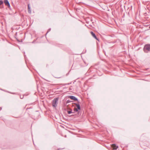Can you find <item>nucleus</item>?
Returning a JSON list of instances; mask_svg holds the SVG:
<instances>
[{"label":"nucleus","mask_w":150,"mask_h":150,"mask_svg":"<svg viewBox=\"0 0 150 150\" xmlns=\"http://www.w3.org/2000/svg\"><path fill=\"white\" fill-rule=\"evenodd\" d=\"M78 109H77V108H74V111H75V112H77L78 111Z\"/></svg>","instance_id":"obj_10"},{"label":"nucleus","mask_w":150,"mask_h":150,"mask_svg":"<svg viewBox=\"0 0 150 150\" xmlns=\"http://www.w3.org/2000/svg\"><path fill=\"white\" fill-rule=\"evenodd\" d=\"M3 1H0V5H1L3 4Z\"/></svg>","instance_id":"obj_11"},{"label":"nucleus","mask_w":150,"mask_h":150,"mask_svg":"<svg viewBox=\"0 0 150 150\" xmlns=\"http://www.w3.org/2000/svg\"><path fill=\"white\" fill-rule=\"evenodd\" d=\"M76 106L77 108L79 110H80L81 108L80 105L79 104H76Z\"/></svg>","instance_id":"obj_8"},{"label":"nucleus","mask_w":150,"mask_h":150,"mask_svg":"<svg viewBox=\"0 0 150 150\" xmlns=\"http://www.w3.org/2000/svg\"><path fill=\"white\" fill-rule=\"evenodd\" d=\"M4 3L6 6H7L9 7H10V4L8 0H4Z\"/></svg>","instance_id":"obj_4"},{"label":"nucleus","mask_w":150,"mask_h":150,"mask_svg":"<svg viewBox=\"0 0 150 150\" xmlns=\"http://www.w3.org/2000/svg\"><path fill=\"white\" fill-rule=\"evenodd\" d=\"M23 97H21V99H22V98H23Z\"/></svg>","instance_id":"obj_12"},{"label":"nucleus","mask_w":150,"mask_h":150,"mask_svg":"<svg viewBox=\"0 0 150 150\" xmlns=\"http://www.w3.org/2000/svg\"><path fill=\"white\" fill-rule=\"evenodd\" d=\"M91 35H92V36L95 39H96L97 40L99 41L98 39L97 38L96 36V35L92 31H91Z\"/></svg>","instance_id":"obj_3"},{"label":"nucleus","mask_w":150,"mask_h":150,"mask_svg":"<svg viewBox=\"0 0 150 150\" xmlns=\"http://www.w3.org/2000/svg\"><path fill=\"white\" fill-rule=\"evenodd\" d=\"M58 100V98H56L53 100L52 105L53 107H55L57 106Z\"/></svg>","instance_id":"obj_2"},{"label":"nucleus","mask_w":150,"mask_h":150,"mask_svg":"<svg viewBox=\"0 0 150 150\" xmlns=\"http://www.w3.org/2000/svg\"><path fill=\"white\" fill-rule=\"evenodd\" d=\"M72 110L71 109L70 111H67V113H68V114H70L71 113H74V112H72Z\"/></svg>","instance_id":"obj_9"},{"label":"nucleus","mask_w":150,"mask_h":150,"mask_svg":"<svg viewBox=\"0 0 150 150\" xmlns=\"http://www.w3.org/2000/svg\"><path fill=\"white\" fill-rule=\"evenodd\" d=\"M28 12L30 14L31 13V10L30 9V4H28Z\"/></svg>","instance_id":"obj_7"},{"label":"nucleus","mask_w":150,"mask_h":150,"mask_svg":"<svg viewBox=\"0 0 150 150\" xmlns=\"http://www.w3.org/2000/svg\"><path fill=\"white\" fill-rule=\"evenodd\" d=\"M23 97H21V99H22V98H23Z\"/></svg>","instance_id":"obj_13"},{"label":"nucleus","mask_w":150,"mask_h":150,"mask_svg":"<svg viewBox=\"0 0 150 150\" xmlns=\"http://www.w3.org/2000/svg\"><path fill=\"white\" fill-rule=\"evenodd\" d=\"M112 147L113 148V149L115 150H116L118 148V146L114 144H112Z\"/></svg>","instance_id":"obj_5"},{"label":"nucleus","mask_w":150,"mask_h":150,"mask_svg":"<svg viewBox=\"0 0 150 150\" xmlns=\"http://www.w3.org/2000/svg\"><path fill=\"white\" fill-rule=\"evenodd\" d=\"M149 28H150V26H149Z\"/></svg>","instance_id":"obj_15"},{"label":"nucleus","mask_w":150,"mask_h":150,"mask_svg":"<svg viewBox=\"0 0 150 150\" xmlns=\"http://www.w3.org/2000/svg\"><path fill=\"white\" fill-rule=\"evenodd\" d=\"M57 78H60V77H57Z\"/></svg>","instance_id":"obj_14"},{"label":"nucleus","mask_w":150,"mask_h":150,"mask_svg":"<svg viewBox=\"0 0 150 150\" xmlns=\"http://www.w3.org/2000/svg\"><path fill=\"white\" fill-rule=\"evenodd\" d=\"M144 50L146 53H148L149 51H150V45H145L144 48Z\"/></svg>","instance_id":"obj_1"},{"label":"nucleus","mask_w":150,"mask_h":150,"mask_svg":"<svg viewBox=\"0 0 150 150\" xmlns=\"http://www.w3.org/2000/svg\"><path fill=\"white\" fill-rule=\"evenodd\" d=\"M70 98L72 100H77L78 99L76 98L75 97L73 96H70Z\"/></svg>","instance_id":"obj_6"}]
</instances>
